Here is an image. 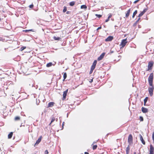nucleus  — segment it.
Returning <instances> with one entry per match:
<instances>
[{
  "mask_svg": "<svg viewBox=\"0 0 154 154\" xmlns=\"http://www.w3.org/2000/svg\"><path fill=\"white\" fill-rule=\"evenodd\" d=\"M137 22L136 21L134 24L133 25V26H135V25H136L137 23Z\"/></svg>",
  "mask_w": 154,
  "mask_h": 154,
  "instance_id": "obj_43",
  "label": "nucleus"
},
{
  "mask_svg": "<svg viewBox=\"0 0 154 154\" xmlns=\"http://www.w3.org/2000/svg\"><path fill=\"white\" fill-rule=\"evenodd\" d=\"M146 103H144V106H145V105H146Z\"/></svg>",
  "mask_w": 154,
  "mask_h": 154,
  "instance_id": "obj_49",
  "label": "nucleus"
},
{
  "mask_svg": "<svg viewBox=\"0 0 154 154\" xmlns=\"http://www.w3.org/2000/svg\"><path fill=\"white\" fill-rule=\"evenodd\" d=\"M45 154H48V152L47 150H46L45 151Z\"/></svg>",
  "mask_w": 154,
  "mask_h": 154,
  "instance_id": "obj_37",
  "label": "nucleus"
},
{
  "mask_svg": "<svg viewBox=\"0 0 154 154\" xmlns=\"http://www.w3.org/2000/svg\"><path fill=\"white\" fill-rule=\"evenodd\" d=\"M148 99V97H146L145 99L144 100V103H146L147 100Z\"/></svg>",
  "mask_w": 154,
  "mask_h": 154,
  "instance_id": "obj_29",
  "label": "nucleus"
},
{
  "mask_svg": "<svg viewBox=\"0 0 154 154\" xmlns=\"http://www.w3.org/2000/svg\"><path fill=\"white\" fill-rule=\"evenodd\" d=\"M85 154H89V153L87 152H85Z\"/></svg>",
  "mask_w": 154,
  "mask_h": 154,
  "instance_id": "obj_47",
  "label": "nucleus"
},
{
  "mask_svg": "<svg viewBox=\"0 0 154 154\" xmlns=\"http://www.w3.org/2000/svg\"><path fill=\"white\" fill-rule=\"evenodd\" d=\"M153 73H150L148 79L149 85L150 86H152L153 81Z\"/></svg>",
  "mask_w": 154,
  "mask_h": 154,
  "instance_id": "obj_1",
  "label": "nucleus"
},
{
  "mask_svg": "<svg viewBox=\"0 0 154 154\" xmlns=\"http://www.w3.org/2000/svg\"><path fill=\"white\" fill-rule=\"evenodd\" d=\"M20 117L19 116H16L14 118V120L16 121H19L20 120Z\"/></svg>",
  "mask_w": 154,
  "mask_h": 154,
  "instance_id": "obj_21",
  "label": "nucleus"
},
{
  "mask_svg": "<svg viewBox=\"0 0 154 154\" xmlns=\"http://www.w3.org/2000/svg\"><path fill=\"white\" fill-rule=\"evenodd\" d=\"M140 17H139V18L137 19V20L136 21L137 22H138L139 21V20H140Z\"/></svg>",
  "mask_w": 154,
  "mask_h": 154,
  "instance_id": "obj_39",
  "label": "nucleus"
},
{
  "mask_svg": "<svg viewBox=\"0 0 154 154\" xmlns=\"http://www.w3.org/2000/svg\"><path fill=\"white\" fill-rule=\"evenodd\" d=\"M97 145H94L93 146V150H95L97 149Z\"/></svg>",
  "mask_w": 154,
  "mask_h": 154,
  "instance_id": "obj_28",
  "label": "nucleus"
},
{
  "mask_svg": "<svg viewBox=\"0 0 154 154\" xmlns=\"http://www.w3.org/2000/svg\"><path fill=\"white\" fill-rule=\"evenodd\" d=\"M93 70H91H91H90V74L91 73H92L93 72Z\"/></svg>",
  "mask_w": 154,
  "mask_h": 154,
  "instance_id": "obj_45",
  "label": "nucleus"
},
{
  "mask_svg": "<svg viewBox=\"0 0 154 154\" xmlns=\"http://www.w3.org/2000/svg\"><path fill=\"white\" fill-rule=\"evenodd\" d=\"M113 39V37L112 36H109L106 39L105 41L106 42L110 41H112Z\"/></svg>",
  "mask_w": 154,
  "mask_h": 154,
  "instance_id": "obj_10",
  "label": "nucleus"
},
{
  "mask_svg": "<svg viewBox=\"0 0 154 154\" xmlns=\"http://www.w3.org/2000/svg\"><path fill=\"white\" fill-rule=\"evenodd\" d=\"M93 79H91L89 81V82H90V83H91V82H93Z\"/></svg>",
  "mask_w": 154,
  "mask_h": 154,
  "instance_id": "obj_44",
  "label": "nucleus"
},
{
  "mask_svg": "<svg viewBox=\"0 0 154 154\" xmlns=\"http://www.w3.org/2000/svg\"><path fill=\"white\" fill-rule=\"evenodd\" d=\"M95 16L99 18L101 17L102 16L101 15L98 14H96Z\"/></svg>",
  "mask_w": 154,
  "mask_h": 154,
  "instance_id": "obj_31",
  "label": "nucleus"
},
{
  "mask_svg": "<svg viewBox=\"0 0 154 154\" xmlns=\"http://www.w3.org/2000/svg\"><path fill=\"white\" fill-rule=\"evenodd\" d=\"M29 86H30L32 87L33 86V84L32 82H31V84H29Z\"/></svg>",
  "mask_w": 154,
  "mask_h": 154,
  "instance_id": "obj_38",
  "label": "nucleus"
},
{
  "mask_svg": "<svg viewBox=\"0 0 154 154\" xmlns=\"http://www.w3.org/2000/svg\"><path fill=\"white\" fill-rule=\"evenodd\" d=\"M54 103L53 102H49L48 103L47 107L49 108L52 107L54 106Z\"/></svg>",
  "mask_w": 154,
  "mask_h": 154,
  "instance_id": "obj_15",
  "label": "nucleus"
},
{
  "mask_svg": "<svg viewBox=\"0 0 154 154\" xmlns=\"http://www.w3.org/2000/svg\"><path fill=\"white\" fill-rule=\"evenodd\" d=\"M139 136H140V140L141 141L142 143L143 144L145 145V143L144 140L143 139V138L141 134H140Z\"/></svg>",
  "mask_w": 154,
  "mask_h": 154,
  "instance_id": "obj_11",
  "label": "nucleus"
},
{
  "mask_svg": "<svg viewBox=\"0 0 154 154\" xmlns=\"http://www.w3.org/2000/svg\"><path fill=\"white\" fill-rule=\"evenodd\" d=\"M67 10V8L66 6L64 7V8L63 10V12H65Z\"/></svg>",
  "mask_w": 154,
  "mask_h": 154,
  "instance_id": "obj_26",
  "label": "nucleus"
},
{
  "mask_svg": "<svg viewBox=\"0 0 154 154\" xmlns=\"http://www.w3.org/2000/svg\"><path fill=\"white\" fill-rule=\"evenodd\" d=\"M152 138L153 140V142L154 143V131L153 132L152 134Z\"/></svg>",
  "mask_w": 154,
  "mask_h": 154,
  "instance_id": "obj_32",
  "label": "nucleus"
},
{
  "mask_svg": "<svg viewBox=\"0 0 154 154\" xmlns=\"http://www.w3.org/2000/svg\"><path fill=\"white\" fill-rule=\"evenodd\" d=\"M97 63V61L96 60H94L91 66V70H93L95 69Z\"/></svg>",
  "mask_w": 154,
  "mask_h": 154,
  "instance_id": "obj_7",
  "label": "nucleus"
},
{
  "mask_svg": "<svg viewBox=\"0 0 154 154\" xmlns=\"http://www.w3.org/2000/svg\"><path fill=\"white\" fill-rule=\"evenodd\" d=\"M13 135V132H11L8 135V139H11L12 138Z\"/></svg>",
  "mask_w": 154,
  "mask_h": 154,
  "instance_id": "obj_17",
  "label": "nucleus"
},
{
  "mask_svg": "<svg viewBox=\"0 0 154 154\" xmlns=\"http://www.w3.org/2000/svg\"><path fill=\"white\" fill-rule=\"evenodd\" d=\"M68 91V89H67L66 90L63 92V98L65 99L66 98Z\"/></svg>",
  "mask_w": 154,
  "mask_h": 154,
  "instance_id": "obj_12",
  "label": "nucleus"
},
{
  "mask_svg": "<svg viewBox=\"0 0 154 154\" xmlns=\"http://www.w3.org/2000/svg\"><path fill=\"white\" fill-rule=\"evenodd\" d=\"M153 65V63L152 61L149 62L148 63V70L152 69Z\"/></svg>",
  "mask_w": 154,
  "mask_h": 154,
  "instance_id": "obj_6",
  "label": "nucleus"
},
{
  "mask_svg": "<svg viewBox=\"0 0 154 154\" xmlns=\"http://www.w3.org/2000/svg\"><path fill=\"white\" fill-rule=\"evenodd\" d=\"M69 11H67V12H66V14H68L69 13Z\"/></svg>",
  "mask_w": 154,
  "mask_h": 154,
  "instance_id": "obj_51",
  "label": "nucleus"
},
{
  "mask_svg": "<svg viewBox=\"0 0 154 154\" xmlns=\"http://www.w3.org/2000/svg\"><path fill=\"white\" fill-rule=\"evenodd\" d=\"M151 87H149L148 88V91L149 95L150 96H152L153 95V91L154 88L152 86Z\"/></svg>",
  "mask_w": 154,
  "mask_h": 154,
  "instance_id": "obj_2",
  "label": "nucleus"
},
{
  "mask_svg": "<svg viewBox=\"0 0 154 154\" xmlns=\"http://www.w3.org/2000/svg\"><path fill=\"white\" fill-rule=\"evenodd\" d=\"M114 52L113 51H110V52L109 53V54H112V53H113Z\"/></svg>",
  "mask_w": 154,
  "mask_h": 154,
  "instance_id": "obj_41",
  "label": "nucleus"
},
{
  "mask_svg": "<svg viewBox=\"0 0 154 154\" xmlns=\"http://www.w3.org/2000/svg\"><path fill=\"white\" fill-rule=\"evenodd\" d=\"M75 3V2L74 1L71 2H69V5L70 6H74Z\"/></svg>",
  "mask_w": 154,
  "mask_h": 154,
  "instance_id": "obj_18",
  "label": "nucleus"
},
{
  "mask_svg": "<svg viewBox=\"0 0 154 154\" xmlns=\"http://www.w3.org/2000/svg\"><path fill=\"white\" fill-rule=\"evenodd\" d=\"M63 125L62 126V128H61V130H62V129H63Z\"/></svg>",
  "mask_w": 154,
  "mask_h": 154,
  "instance_id": "obj_48",
  "label": "nucleus"
},
{
  "mask_svg": "<svg viewBox=\"0 0 154 154\" xmlns=\"http://www.w3.org/2000/svg\"><path fill=\"white\" fill-rule=\"evenodd\" d=\"M35 154H36L35 153Z\"/></svg>",
  "mask_w": 154,
  "mask_h": 154,
  "instance_id": "obj_57",
  "label": "nucleus"
},
{
  "mask_svg": "<svg viewBox=\"0 0 154 154\" xmlns=\"http://www.w3.org/2000/svg\"><path fill=\"white\" fill-rule=\"evenodd\" d=\"M33 4H32L30 5L29 6V8H33Z\"/></svg>",
  "mask_w": 154,
  "mask_h": 154,
  "instance_id": "obj_34",
  "label": "nucleus"
},
{
  "mask_svg": "<svg viewBox=\"0 0 154 154\" xmlns=\"http://www.w3.org/2000/svg\"><path fill=\"white\" fill-rule=\"evenodd\" d=\"M81 9H86L87 7L85 5H83L81 6Z\"/></svg>",
  "mask_w": 154,
  "mask_h": 154,
  "instance_id": "obj_24",
  "label": "nucleus"
},
{
  "mask_svg": "<svg viewBox=\"0 0 154 154\" xmlns=\"http://www.w3.org/2000/svg\"><path fill=\"white\" fill-rule=\"evenodd\" d=\"M54 39L55 40H59L61 38L60 37H56L55 36H54L53 37Z\"/></svg>",
  "mask_w": 154,
  "mask_h": 154,
  "instance_id": "obj_19",
  "label": "nucleus"
},
{
  "mask_svg": "<svg viewBox=\"0 0 154 154\" xmlns=\"http://www.w3.org/2000/svg\"><path fill=\"white\" fill-rule=\"evenodd\" d=\"M109 20V19H108V18H107L105 22H108Z\"/></svg>",
  "mask_w": 154,
  "mask_h": 154,
  "instance_id": "obj_42",
  "label": "nucleus"
},
{
  "mask_svg": "<svg viewBox=\"0 0 154 154\" xmlns=\"http://www.w3.org/2000/svg\"><path fill=\"white\" fill-rule=\"evenodd\" d=\"M131 11V8H130L126 12V14H125V17H129Z\"/></svg>",
  "mask_w": 154,
  "mask_h": 154,
  "instance_id": "obj_14",
  "label": "nucleus"
},
{
  "mask_svg": "<svg viewBox=\"0 0 154 154\" xmlns=\"http://www.w3.org/2000/svg\"><path fill=\"white\" fill-rule=\"evenodd\" d=\"M139 154H141V153H140Z\"/></svg>",
  "mask_w": 154,
  "mask_h": 154,
  "instance_id": "obj_55",
  "label": "nucleus"
},
{
  "mask_svg": "<svg viewBox=\"0 0 154 154\" xmlns=\"http://www.w3.org/2000/svg\"><path fill=\"white\" fill-rule=\"evenodd\" d=\"M137 10H135L133 14V15H132V18H134L135 17V15L137 14Z\"/></svg>",
  "mask_w": 154,
  "mask_h": 154,
  "instance_id": "obj_23",
  "label": "nucleus"
},
{
  "mask_svg": "<svg viewBox=\"0 0 154 154\" xmlns=\"http://www.w3.org/2000/svg\"><path fill=\"white\" fill-rule=\"evenodd\" d=\"M112 16V15L111 14H110L109 15L108 17V19H109Z\"/></svg>",
  "mask_w": 154,
  "mask_h": 154,
  "instance_id": "obj_35",
  "label": "nucleus"
},
{
  "mask_svg": "<svg viewBox=\"0 0 154 154\" xmlns=\"http://www.w3.org/2000/svg\"><path fill=\"white\" fill-rule=\"evenodd\" d=\"M101 29V26H100L99 27H98L97 29V30H98L99 29Z\"/></svg>",
  "mask_w": 154,
  "mask_h": 154,
  "instance_id": "obj_40",
  "label": "nucleus"
},
{
  "mask_svg": "<svg viewBox=\"0 0 154 154\" xmlns=\"http://www.w3.org/2000/svg\"><path fill=\"white\" fill-rule=\"evenodd\" d=\"M154 51V50H153Z\"/></svg>",
  "mask_w": 154,
  "mask_h": 154,
  "instance_id": "obj_56",
  "label": "nucleus"
},
{
  "mask_svg": "<svg viewBox=\"0 0 154 154\" xmlns=\"http://www.w3.org/2000/svg\"><path fill=\"white\" fill-rule=\"evenodd\" d=\"M149 152V154H154V148L151 144L150 146Z\"/></svg>",
  "mask_w": 154,
  "mask_h": 154,
  "instance_id": "obj_5",
  "label": "nucleus"
},
{
  "mask_svg": "<svg viewBox=\"0 0 154 154\" xmlns=\"http://www.w3.org/2000/svg\"><path fill=\"white\" fill-rule=\"evenodd\" d=\"M148 8H144V9H143V12L144 13H145V12H146V11L148 10Z\"/></svg>",
  "mask_w": 154,
  "mask_h": 154,
  "instance_id": "obj_30",
  "label": "nucleus"
},
{
  "mask_svg": "<svg viewBox=\"0 0 154 154\" xmlns=\"http://www.w3.org/2000/svg\"><path fill=\"white\" fill-rule=\"evenodd\" d=\"M63 77V78H64V79H65L66 78V77H67V75H66V73H64Z\"/></svg>",
  "mask_w": 154,
  "mask_h": 154,
  "instance_id": "obj_27",
  "label": "nucleus"
},
{
  "mask_svg": "<svg viewBox=\"0 0 154 154\" xmlns=\"http://www.w3.org/2000/svg\"><path fill=\"white\" fill-rule=\"evenodd\" d=\"M130 149V146L128 145L126 148V154H129Z\"/></svg>",
  "mask_w": 154,
  "mask_h": 154,
  "instance_id": "obj_16",
  "label": "nucleus"
},
{
  "mask_svg": "<svg viewBox=\"0 0 154 154\" xmlns=\"http://www.w3.org/2000/svg\"><path fill=\"white\" fill-rule=\"evenodd\" d=\"M105 53L104 52L103 53L97 58V60L98 61H100L104 57L105 55Z\"/></svg>",
  "mask_w": 154,
  "mask_h": 154,
  "instance_id": "obj_9",
  "label": "nucleus"
},
{
  "mask_svg": "<svg viewBox=\"0 0 154 154\" xmlns=\"http://www.w3.org/2000/svg\"><path fill=\"white\" fill-rule=\"evenodd\" d=\"M53 65L52 63L51 62L49 63L46 64V66L47 67H50L52 66Z\"/></svg>",
  "mask_w": 154,
  "mask_h": 154,
  "instance_id": "obj_22",
  "label": "nucleus"
},
{
  "mask_svg": "<svg viewBox=\"0 0 154 154\" xmlns=\"http://www.w3.org/2000/svg\"><path fill=\"white\" fill-rule=\"evenodd\" d=\"M57 119H56V121H57Z\"/></svg>",
  "mask_w": 154,
  "mask_h": 154,
  "instance_id": "obj_52",
  "label": "nucleus"
},
{
  "mask_svg": "<svg viewBox=\"0 0 154 154\" xmlns=\"http://www.w3.org/2000/svg\"><path fill=\"white\" fill-rule=\"evenodd\" d=\"M127 42L126 39H123L120 45L122 46L121 47L123 48Z\"/></svg>",
  "mask_w": 154,
  "mask_h": 154,
  "instance_id": "obj_3",
  "label": "nucleus"
},
{
  "mask_svg": "<svg viewBox=\"0 0 154 154\" xmlns=\"http://www.w3.org/2000/svg\"><path fill=\"white\" fill-rule=\"evenodd\" d=\"M140 0H137L134 1V3L136 4V3L138 2Z\"/></svg>",
  "mask_w": 154,
  "mask_h": 154,
  "instance_id": "obj_36",
  "label": "nucleus"
},
{
  "mask_svg": "<svg viewBox=\"0 0 154 154\" xmlns=\"http://www.w3.org/2000/svg\"><path fill=\"white\" fill-rule=\"evenodd\" d=\"M42 138V136H40V137L38 138V140L36 141L35 143L34 144V146L37 145L41 141Z\"/></svg>",
  "mask_w": 154,
  "mask_h": 154,
  "instance_id": "obj_8",
  "label": "nucleus"
},
{
  "mask_svg": "<svg viewBox=\"0 0 154 154\" xmlns=\"http://www.w3.org/2000/svg\"><path fill=\"white\" fill-rule=\"evenodd\" d=\"M144 14V13L143 11H142L139 14L138 17H140L142 16Z\"/></svg>",
  "mask_w": 154,
  "mask_h": 154,
  "instance_id": "obj_25",
  "label": "nucleus"
},
{
  "mask_svg": "<svg viewBox=\"0 0 154 154\" xmlns=\"http://www.w3.org/2000/svg\"><path fill=\"white\" fill-rule=\"evenodd\" d=\"M64 122H63L62 125H64Z\"/></svg>",
  "mask_w": 154,
  "mask_h": 154,
  "instance_id": "obj_50",
  "label": "nucleus"
},
{
  "mask_svg": "<svg viewBox=\"0 0 154 154\" xmlns=\"http://www.w3.org/2000/svg\"><path fill=\"white\" fill-rule=\"evenodd\" d=\"M67 117H68V113L67 114Z\"/></svg>",
  "mask_w": 154,
  "mask_h": 154,
  "instance_id": "obj_54",
  "label": "nucleus"
},
{
  "mask_svg": "<svg viewBox=\"0 0 154 154\" xmlns=\"http://www.w3.org/2000/svg\"><path fill=\"white\" fill-rule=\"evenodd\" d=\"M51 123L49 124L50 125L51 124L52 122H53L55 121V118L54 117L52 116L51 117Z\"/></svg>",
  "mask_w": 154,
  "mask_h": 154,
  "instance_id": "obj_20",
  "label": "nucleus"
},
{
  "mask_svg": "<svg viewBox=\"0 0 154 154\" xmlns=\"http://www.w3.org/2000/svg\"><path fill=\"white\" fill-rule=\"evenodd\" d=\"M141 110L142 112L144 113H146L148 111V110L147 108L143 107H142Z\"/></svg>",
  "mask_w": 154,
  "mask_h": 154,
  "instance_id": "obj_13",
  "label": "nucleus"
},
{
  "mask_svg": "<svg viewBox=\"0 0 154 154\" xmlns=\"http://www.w3.org/2000/svg\"><path fill=\"white\" fill-rule=\"evenodd\" d=\"M140 117V118H141V121H143V118H142V117Z\"/></svg>",
  "mask_w": 154,
  "mask_h": 154,
  "instance_id": "obj_46",
  "label": "nucleus"
},
{
  "mask_svg": "<svg viewBox=\"0 0 154 154\" xmlns=\"http://www.w3.org/2000/svg\"><path fill=\"white\" fill-rule=\"evenodd\" d=\"M134 154H136V153L135 152H134Z\"/></svg>",
  "mask_w": 154,
  "mask_h": 154,
  "instance_id": "obj_53",
  "label": "nucleus"
},
{
  "mask_svg": "<svg viewBox=\"0 0 154 154\" xmlns=\"http://www.w3.org/2000/svg\"><path fill=\"white\" fill-rule=\"evenodd\" d=\"M128 142L129 144H131L133 143V137L131 134L129 135L128 138Z\"/></svg>",
  "mask_w": 154,
  "mask_h": 154,
  "instance_id": "obj_4",
  "label": "nucleus"
},
{
  "mask_svg": "<svg viewBox=\"0 0 154 154\" xmlns=\"http://www.w3.org/2000/svg\"><path fill=\"white\" fill-rule=\"evenodd\" d=\"M26 48V47H23L21 48L20 49V50L21 51H22L24 49H25Z\"/></svg>",
  "mask_w": 154,
  "mask_h": 154,
  "instance_id": "obj_33",
  "label": "nucleus"
}]
</instances>
